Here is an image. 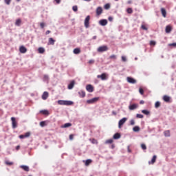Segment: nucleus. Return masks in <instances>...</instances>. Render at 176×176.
Returning <instances> with one entry per match:
<instances>
[{"instance_id":"obj_1","label":"nucleus","mask_w":176,"mask_h":176,"mask_svg":"<svg viewBox=\"0 0 176 176\" xmlns=\"http://www.w3.org/2000/svg\"><path fill=\"white\" fill-rule=\"evenodd\" d=\"M58 104L59 105H67V107H69L71 105H74V102L72 100H58Z\"/></svg>"},{"instance_id":"obj_2","label":"nucleus","mask_w":176,"mask_h":176,"mask_svg":"<svg viewBox=\"0 0 176 176\" xmlns=\"http://www.w3.org/2000/svg\"><path fill=\"white\" fill-rule=\"evenodd\" d=\"M90 15H87L84 21V25L85 28H89L90 27Z\"/></svg>"},{"instance_id":"obj_3","label":"nucleus","mask_w":176,"mask_h":176,"mask_svg":"<svg viewBox=\"0 0 176 176\" xmlns=\"http://www.w3.org/2000/svg\"><path fill=\"white\" fill-rule=\"evenodd\" d=\"M100 100V97H95L87 100V104H96Z\"/></svg>"},{"instance_id":"obj_4","label":"nucleus","mask_w":176,"mask_h":176,"mask_svg":"<svg viewBox=\"0 0 176 176\" xmlns=\"http://www.w3.org/2000/svg\"><path fill=\"white\" fill-rule=\"evenodd\" d=\"M126 122H127V118H126V117L120 120L118 122V128L122 129V126H123V124H124V123H126Z\"/></svg>"},{"instance_id":"obj_5","label":"nucleus","mask_w":176,"mask_h":176,"mask_svg":"<svg viewBox=\"0 0 176 176\" xmlns=\"http://www.w3.org/2000/svg\"><path fill=\"white\" fill-rule=\"evenodd\" d=\"M108 50V46L102 45L98 48V53H104V52H107Z\"/></svg>"},{"instance_id":"obj_6","label":"nucleus","mask_w":176,"mask_h":176,"mask_svg":"<svg viewBox=\"0 0 176 176\" xmlns=\"http://www.w3.org/2000/svg\"><path fill=\"white\" fill-rule=\"evenodd\" d=\"M98 79H101V80H107L108 79V76H107V73H102L100 75L97 76Z\"/></svg>"},{"instance_id":"obj_7","label":"nucleus","mask_w":176,"mask_h":176,"mask_svg":"<svg viewBox=\"0 0 176 176\" xmlns=\"http://www.w3.org/2000/svg\"><path fill=\"white\" fill-rule=\"evenodd\" d=\"M86 90L89 93H93V91H94V87H93V85L91 84H88L86 85Z\"/></svg>"},{"instance_id":"obj_8","label":"nucleus","mask_w":176,"mask_h":176,"mask_svg":"<svg viewBox=\"0 0 176 176\" xmlns=\"http://www.w3.org/2000/svg\"><path fill=\"white\" fill-rule=\"evenodd\" d=\"M126 80H127L128 83H131V85H134V84L137 83V80L133 77H127Z\"/></svg>"},{"instance_id":"obj_9","label":"nucleus","mask_w":176,"mask_h":176,"mask_svg":"<svg viewBox=\"0 0 176 176\" xmlns=\"http://www.w3.org/2000/svg\"><path fill=\"white\" fill-rule=\"evenodd\" d=\"M11 122L12 124V129H17V121H16V118L12 117Z\"/></svg>"},{"instance_id":"obj_10","label":"nucleus","mask_w":176,"mask_h":176,"mask_svg":"<svg viewBox=\"0 0 176 176\" xmlns=\"http://www.w3.org/2000/svg\"><path fill=\"white\" fill-rule=\"evenodd\" d=\"M108 24V20L107 19H100L99 21V25H101L102 27H105Z\"/></svg>"},{"instance_id":"obj_11","label":"nucleus","mask_w":176,"mask_h":176,"mask_svg":"<svg viewBox=\"0 0 176 176\" xmlns=\"http://www.w3.org/2000/svg\"><path fill=\"white\" fill-rule=\"evenodd\" d=\"M74 86H75V81L74 80H72L70 81V82L67 85V89L69 90H72L74 89Z\"/></svg>"},{"instance_id":"obj_12","label":"nucleus","mask_w":176,"mask_h":176,"mask_svg":"<svg viewBox=\"0 0 176 176\" xmlns=\"http://www.w3.org/2000/svg\"><path fill=\"white\" fill-rule=\"evenodd\" d=\"M102 14V7L99 6L96 8V16H100Z\"/></svg>"},{"instance_id":"obj_13","label":"nucleus","mask_w":176,"mask_h":176,"mask_svg":"<svg viewBox=\"0 0 176 176\" xmlns=\"http://www.w3.org/2000/svg\"><path fill=\"white\" fill-rule=\"evenodd\" d=\"M19 52H20V53H22L23 54H24L25 53H27V47H25L24 45H21L19 47Z\"/></svg>"},{"instance_id":"obj_14","label":"nucleus","mask_w":176,"mask_h":176,"mask_svg":"<svg viewBox=\"0 0 176 176\" xmlns=\"http://www.w3.org/2000/svg\"><path fill=\"white\" fill-rule=\"evenodd\" d=\"M137 108H138V104H132L129 106L130 111H134V109H137Z\"/></svg>"},{"instance_id":"obj_15","label":"nucleus","mask_w":176,"mask_h":176,"mask_svg":"<svg viewBox=\"0 0 176 176\" xmlns=\"http://www.w3.org/2000/svg\"><path fill=\"white\" fill-rule=\"evenodd\" d=\"M49 80H50V78H49V75L45 74L43 77V81L45 83H49Z\"/></svg>"},{"instance_id":"obj_16","label":"nucleus","mask_w":176,"mask_h":176,"mask_svg":"<svg viewBox=\"0 0 176 176\" xmlns=\"http://www.w3.org/2000/svg\"><path fill=\"white\" fill-rule=\"evenodd\" d=\"M156 159H157V156L153 155L151 160L148 161V164H155L156 163Z\"/></svg>"},{"instance_id":"obj_17","label":"nucleus","mask_w":176,"mask_h":176,"mask_svg":"<svg viewBox=\"0 0 176 176\" xmlns=\"http://www.w3.org/2000/svg\"><path fill=\"white\" fill-rule=\"evenodd\" d=\"M173 28H171V26L170 25H166V28H165V32L166 34H170V32H171Z\"/></svg>"},{"instance_id":"obj_18","label":"nucleus","mask_w":176,"mask_h":176,"mask_svg":"<svg viewBox=\"0 0 176 176\" xmlns=\"http://www.w3.org/2000/svg\"><path fill=\"white\" fill-rule=\"evenodd\" d=\"M20 168H22L24 171H30V167L27 165H21Z\"/></svg>"},{"instance_id":"obj_19","label":"nucleus","mask_w":176,"mask_h":176,"mask_svg":"<svg viewBox=\"0 0 176 176\" xmlns=\"http://www.w3.org/2000/svg\"><path fill=\"white\" fill-rule=\"evenodd\" d=\"M72 124L71 122H67L61 126V129H68V127H71Z\"/></svg>"},{"instance_id":"obj_20","label":"nucleus","mask_w":176,"mask_h":176,"mask_svg":"<svg viewBox=\"0 0 176 176\" xmlns=\"http://www.w3.org/2000/svg\"><path fill=\"white\" fill-rule=\"evenodd\" d=\"M120 137H122V135H120V133H116L113 135V140H119L120 138Z\"/></svg>"},{"instance_id":"obj_21","label":"nucleus","mask_w":176,"mask_h":176,"mask_svg":"<svg viewBox=\"0 0 176 176\" xmlns=\"http://www.w3.org/2000/svg\"><path fill=\"white\" fill-rule=\"evenodd\" d=\"M163 100L165 102H170V100H171V98L167 95H165L163 96Z\"/></svg>"},{"instance_id":"obj_22","label":"nucleus","mask_w":176,"mask_h":176,"mask_svg":"<svg viewBox=\"0 0 176 176\" xmlns=\"http://www.w3.org/2000/svg\"><path fill=\"white\" fill-rule=\"evenodd\" d=\"M49 97V92L44 91L42 95L43 100H47V98Z\"/></svg>"},{"instance_id":"obj_23","label":"nucleus","mask_w":176,"mask_h":176,"mask_svg":"<svg viewBox=\"0 0 176 176\" xmlns=\"http://www.w3.org/2000/svg\"><path fill=\"white\" fill-rule=\"evenodd\" d=\"M40 113L45 115L46 116H49V115L50 114V113H49V110H41L40 111Z\"/></svg>"},{"instance_id":"obj_24","label":"nucleus","mask_w":176,"mask_h":176,"mask_svg":"<svg viewBox=\"0 0 176 176\" xmlns=\"http://www.w3.org/2000/svg\"><path fill=\"white\" fill-rule=\"evenodd\" d=\"M56 43V40H54V38L50 37L48 40V45H54V43Z\"/></svg>"},{"instance_id":"obj_25","label":"nucleus","mask_w":176,"mask_h":176,"mask_svg":"<svg viewBox=\"0 0 176 176\" xmlns=\"http://www.w3.org/2000/svg\"><path fill=\"white\" fill-rule=\"evenodd\" d=\"M142 113H144V115H146V116L151 115V111H149V110L148 109H144L142 110Z\"/></svg>"},{"instance_id":"obj_26","label":"nucleus","mask_w":176,"mask_h":176,"mask_svg":"<svg viewBox=\"0 0 176 176\" xmlns=\"http://www.w3.org/2000/svg\"><path fill=\"white\" fill-rule=\"evenodd\" d=\"M78 94L81 98H85V97H86V92H85V91H81V92L79 91Z\"/></svg>"},{"instance_id":"obj_27","label":"nucleus","mask_w":176,"mask_h":176,"mask_svg":"<svg viewBox=\"0 0 176 176\" xmlns=\"http://www.w3.org/2000/svg\"><path fill=\"white\" fill-rule=\"evenodd\" d=\"M161 13L163 16V17H166L167 16V11H166V10L164 8H161Z\"/></svg>"},{"instance_id":"obj_28","label":"nucleus","mask_w":176,"mask_h":176,"mask_svg":"<svg viewBox=\"0 0 176 176\" xmlns=\"http://www.w3.org/2000/svg\"><path fill=\"white\" fill-rule=\"evenodd\" d=\"M38 52L40 54H43V53H45V49L43 48V47H40L38 49Z\"/></svg>"},{"instance_id":"obj_29","label":"nucleus","mask_w":176,"mask_h":176,"mask_svg":"<svg viewBox=\"0 0 176 176\" xmlns=\"http://www.w3.org/2000/svg\"><path fill=\"white\" fill-rule=\"evenodd\" d=\"M141 129L138 126H135L133 128V131H134V133H138V131H140Z\"/></svg>"},{"instance_id":"obj_30","label":"nucleus","mask_w":176,"mask_h":176,"mask_svg":"<svg viewBox=\"0 0 176 176\" xmlns=\"http://www.w3.org/2000/svg\"><path fill=\"white\" fill-rule=\"evenodd\" d=\"M73 52L74 54H79L80 53V48H75Z\"/></svg>"},{"instance_id":"obj_31","label":"nucleus","mask_w":176,"mask_h":176,"mask_svg":"<svg viewBox=\"0 0 176 176\" xmlns=\"http://www.w3.org/2000/svg\"><path fill=\"white\" fill-rule=\"evenodd\" d=\"M21 24V19H16L15 22V25H16L17 27H20Z\"/></svg>"},{"instance_id":"obj_32","label":"nucleus","mask_w":176,"mask_h":176,"mask_svg":"<svg viewBox=\"0 0 176 176\" xmlns=\"http://www.w3.org/2000/svg\"><path fill=\"white\" fill-rule=\"evenodd\" d=\"M164 135L165 137H170L171 135V134L170 133V131L169 130L165 131L164 132Z\"/></svg>"},{"instance_id":"obj_33","label":"nucleus","mask_w":176,"mask_h":176,"mask_svg":"<svg viewBox=\"0 0 176 176\" xmlns=\"http://www.w3.org/2000/svg\"><path fill=\"white\" fill-rule=\"evenodd\" d=\"M83 162H85V166H90V164H91L92 160H90V159H88V160H85V161H83Z\"/></svg>"},{"instance_id":"obj_34","label":"nucleus","mask_w":176,"mask_h":176,"mask_svg":"<svg viewBox=\"0 0 176 176\" xmlns=\"http://www.w3.org/2000/svg\"><path fill=\"white\" fill-rule=\"evenodd\" d=\"M5 164L6 166H13V162H10L9 160H6Z\"/></svg>"},{"instance_id":"obj_35","label":"nucleus","mask_w":176,"mask_h":176,"mask_svg":"<svg viewBox=\"0 0 176 176\" xmlns=\"http://www.w3.org/2000/svg\"><path fill=\"white\" fill-rule=\"evenodd\" d=\"M110 8H111V4H109V3H106L104 6V9H105L106 10H108Z\"/></svg>"},{"instance_id":"obj_36","label":"nucleus","mask_w":176,"mask_h":176,"mask_svg":"<svg viewBox=\"0 0 176 176\" xmlns=\"http://www.w3.org/2000/svg\"><path fill=\"white\" fill-rule=\"evenodd\" d=\"M40 126L41 127H45L46 126V121H41Z\"/></svg>"},{"instance_id":"obj_37","label":"nucleus","mask_w":176,"mask_h":176,"mask_svg":"<svg viewBox=\"0 0 176 176\" xmlns=\"http://www.w3.org/2000/svg\"><path fill=\"white\" fill-rule=\"evenodd\" d=\"M109 58L111 59V60H116L118 58V57L116 56V55L113 54V55L110 56L109 57Z\"/></svg>"},{"instance_id":"obj_38","label":"nucleus","mask_w":176,"mask_h":176,"mask_svg":"<svg viewBox=\"0 0 176 176\" xmlns=\"http://www.w3.org/2000/svg\"><path fill=\"white\" fill-rule=\"evenodd\" d=\"M126 12L129 14H131V13H133V8H128L126 9Z\"/></svg>"},{"instance_id":"obj_39","label":"nucleus","mask_w":176,"mask_h":176,"mask_svg":"<svg viewBox=\"0 0 176 176\" xmlns=\"http://www.w3.org/2000/svg\"><path fill=\"white\" fill-rule=\"evenodd\" d=\"M160 107V102L159 101H157L155 103V108L157 109Z\"/></svg>"},{"instance_id":"obj_40","label":"nucleus","mask_w":176,"mask_h":176,"mask_svg":"<svg viewBox=\"0 0 176 176\" xmlns=\"http://www.w3.org/2000/svg\"><path fill=\"white\" fill-rule=\"evenodd\" d=\"M113 142V139H109V140L105 141V144H112Z\"/></svg>"},{"instance_id":"obj_41","label":"nucleus","mask_w":176,"mask_h":176,"mask_svg":"<svg viewBox=\"0 0 176 176\" xmlns=\"http://www.w3.org/2000/svg\"><path fill=\"white\" fill-rule=\"evenodd\" d=\"M136 118H138V119H142L144 118V115L138 113L136 114Z\"/></svg>"},{"instance_id":"obj_42","label":"nucleus","mask_w":176,"mask_h":176,"mask_svg":"<svg viewBox=\"0 0 176 176\" xmlns=\"http://www.w3.org/2000/svg\"><path fill=\"white\" fill-rule=\"evenodd\" d=\"M121 58H122V61L123 63H126V62L127 61V58H126V56H122L121 57Z\"/></svg>"},{"instance_id":"obj_43","label":"nucleus","mask_w":176,"mask_h":176,"mask_svg":"<svg viewBox=\"0 0 176 176\" xmlns=\"http://www.w3.org/2000/svg\"><path fill=\"white\" fill-rule=\"evenodd\" d=\"M141 148H142V149H143V151H145V150H146V145L145 144H142Z\"/></svg>"},{"instance_id":"obj_44","label":"nucleus","mask_w":176,"mask_h":176,"mask_svg":"<svg viewBox=\"0 0 176 176\" xmlns=\"http://www.w3.org/2000/svg\"><path fill=\"white\" fill-rule=\"evenodd\" d=\"M139 93L141 94V96H144V89L142 88H140Z\"/></svg>"},{"instance_id":"obj_45","label":"nucleus","mask_w":176,"mask_h":176,"mask_svg":"<svg viewBox=\"0 0 176 176\" xmlns=\"http://www.w3.org/2000/svg\"><path fill=\"white\" fill-rule=\"evenodd\" d=\"M156 45V41H150V45L151 46H155Z\"/></svg>"},{"instance_id":"obj_46","label":"nucleus","mask_w":176,"mask_h":176,"mask_svg":"<svg viewBox=\"0 0 176 176\" xmlns=\"http://www.w3.org/2000/svg\"><path fill=\"white\" fill-rule=\"evenodd\" d=\"M73 12H76L78 10V6H74L72 7Z\"/></svg>"},{"instance_id":"obj_47","label":"nucleus","mask_w":176,"mask_h":176,"mask_svg":"<svg viewBox=\"0 0 176 176\" xmlns=\"http://www.w3.org/2000/svg\"><path fill=\"white\" fill-rule=\"evenodd\" d=\"M19 138H20V140H24V138H26L24 134H21L19 136Z\"/></svg>"},{"instance_id":"obj_48","label":"nucleus","mask_w":176,"mask_h":176,"mask_svg":"<svg viewBox=\"0 0 176 176\" xmlns=\"http://www.w3.org/2000/svg\"><path fill=\"white\" fill-rule=\"evenodd\" d=\"M141 28H142V30H144V31L148 30V28H146L145 25H142Z\"/></svg>"},{"instance_id":"obj_49","label":"nucleus","mask_w":176,"mask_h":176,"mask_svg":"<svg viewBox=\"0 0 176 176\" xmlns=\"http://www.w3.org/2000/svg\"><path fill=\"white\" fill-rule=\"evenodd\" d=\"M23 135H25V137L26 138H28V137H30V135H31V133L27 132V133H25L23 134Z\"/></svg>"},{"instance_id":"obj_50","label":"nucleus","mask_w":176,"mask_h":176,"mask_svg":"<svg viewBox=\"0 0 176 176\" xmlns=\"http://www.w3.org/2000/svg\"><path fill=\"white\" fill-rule=\"evenodd\" d=\"M130 124L131 126H134V124H135V121H134V120H131Z\"/></svg>"},{"instance_id":"obj_51","label":"nucleus","mask_w":176,"mask_h":176,"mask_svg":"<svg viewBox=\"0 0 176 176\" xmlns=\"http://www.w3.org/2000/svg\"><path fill=\"white\" fill-rule=\"evenodd\" d=\"M12 0H5V3H6V5H10V2Z\"/></svg>"},{"instance_id":"obj_52","label":"nucleus","mask_w":176,"mask_h":176,"mask_svg":"<svg viewBox=\"0 0 176 176\" xmlns=\"http://www.w3.org/2000/svg\"><path fill=\"white\" fill-rule=\"evenodd\" d=\"M168 46H173V47H176V43H170Z\"/></svg>"},{"instance_id":"obj_53","label":"nucleus","mask_w":176,"mask_h":176,"mask_svg":"<svg viewBox=\"0 0 176 176\" xmlns=\"http://www.w3.org/2000/svg\"><path fill=\"white\" fill-rule=\"evenodd\" d=\"M40 27H41V28H45V23H43V22L41 23Z\"/></svg>"},{"instance_id":"obj_54","label":"nucleus","mask_w":176,"mask_h":176,"mask_svg":"<svg viewBox=\"0 0 176 176\" xmlns=\"http://www.w3.org/2000/svg\"><path fill=\"white\" fill-rule=\"evenodd\" d=\"M108 20H109V21H113V17H112V16H109V17H108Z\"/></svg>"},{"instance_id":"obj_55","label":"nucleus","mask_w":176,"mask_h":176,"mask_svg":"<svg viewBox=\"0 0 176 176\" xmlns=\"http://www.w3.org/2000/svg\"><path fill=\"white\" fill-rule=\"evenodd\" d=\"M69 138L70 140H74V135H72V134L69 135Z\"/></svg>"},{"instance_id":"obj_56","label":"nucleus","mask_w":176,"mask_h":176,"mask_svg":"<svg viewBox=\"0 0 176 176\" xmlns=\"http://www.w3.org/2000/svg\"><path fill=\"white\" fill-rule=\"evenodd\" d=\"M127 150H128L129 153H131V149H130V146H127Z\"/></svg>"},{"instance_id":"obj_57","label":"nucleus","mask_w":176,"mask_h":176,"mask_svg":"<svg viewBox=\"0 0 176 176\" xmlns=\"http://www.w3.org/2000/svg\"><path fill=\"white\" fill-rule=\"evenodd\" d=\"M89 64H94V60H90Z\"/></svg>"},{"instance_id":"obj_58","label":"nucleus","mask_w":176,"mask_h":176,"mask_svg":"<svg viewBox=\"0 0 176 176\" xmlns=\"http://www.w3.org/2000/svg\"><path fill=\"white\" fill-rule=\"evenodd\" d=\"M50 32H52L50 30H47L45 32V35H49V34H50Z\"/></svg>"},{"instance_id":"obj_59","label":"nucleus","mask_w":176,"mask_h":176,"mask_svg":"<svg viewBox=\"0 0 176 176\" xmlns=\"http://www.w3.org/2000/svg\"><path fill=\"white\" fill-rule=\"evenodd\" d=\"M15 149H16V151H19V150L20 149V145L16 146V148H15Z\"/></svg>"},{"instance_id":"obj_60","label":"nucleus","mask_w":176,"mask_h":176,"mask_svg":"<svg viewBox=\"0 0 176 176\" xmlns=\"http://www.w3.org/2000/svg\"><path fill=\"white\" fill-rule=\"evenodd\" d=\"M55 2L58 4L61 2V0H55Z\"/></svg>"},{"instance_id":"obj_61","label":"nucleus","mask_w":176,"mask_h":176,"mask_svg":"<svg viewBox=\"0 0 176 176\" xmlns=\"http://www.w3.org/2000/svg\"><path fill=\"white\" fill-rule=\"evenodd\" d=\"M140 104H145V101H144V100H140Z\"/></svg>"},{"instance_id":"obj_62","label":"nucleus","mask_w":176,"mask_h":176,"mask_svg":"<svg viewBox=\"0 0 176 176\" xmlns=\"http://www.w3.org/2000/svg\"><path fill=\"white\" fill-rule=\"evenodd\" d=\"M96 142H97V140H96L95 139L92 140V144H95Z\"/></svg>"},{"instance_id":"obj_63","label":"nucleus","mask_w":176,"mask_h":176,"mask_svg":"<svg viewBox=\"0 0 176 176\" xmlns=\"http://www.w3.org/2000/svg\"><path fill=\"white\" fill-rule=\"evenodd\" d=\"M111 149H115V144H111Z\"/></svg>"},{"instance_id":"obj_64","label":"nucleus","mask_w":176,"mask_h":176,"mask_svg":"<svg viewBox=\"0 0 176 176\" xmlns=\"http://www.w3.org/2000/svg\"><path fill=\"white\" fill-rule=\"evenodd\" d=\"M112 113H113V115H116V111H112Z\"/></svg>"}]
</instances>
